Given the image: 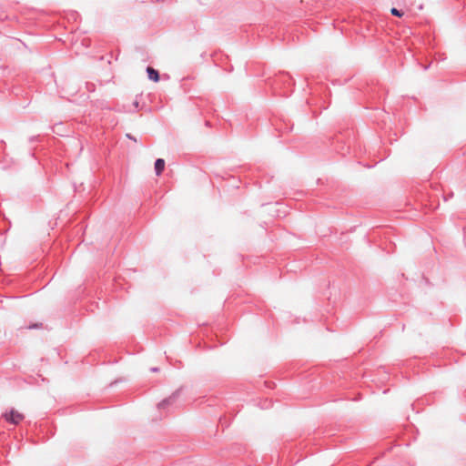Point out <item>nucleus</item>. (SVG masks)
<instances>
[{
    "label": "nucleus",
    "mask_w": 466,
    "mask_h": 466,
    "mask_svg": "<svg viewBox=\"0 0 466 466\" xmlns=\"http://www.w3.org/2000/svg\"><path fill=\"white\" fill-rule=\"evenodd\" d=\"M4 417L6 421L14 425H17L24 419V415L15 409H11L9 411L5 412Z\"/></svg>",
    "instance_id": "obj_1"
},
{
    "label": "nucleus",
    "mask_w": 466,
    "mask_h": 466,
    "mask_svg": "<svg viewBox=\"0 0 466 466\" xmlns=\"http://www.w3.org/2000/svg\"><path fill=\"white\" fill-rule=\"evenodd\" d=\"M181 389L177 390L174 391L169 397L164 399L162 401H160L157 404V408L159 410L165 409L167 406L171 405L180 395Z\"/></svg>",
    "instance_id": "obj_2"
},
{
    "label": "nucleus",
    "mask_w": 466,
    "mask_h": 466,
    "mask_svg": "<svg viewBox=\"0 0 466 466\" xmlns=\"http://www.w3.org/2000/svg\"><path fill=\"white\" fill-rule=\"evenodd\" d=\"M146 72L147 74V77L149 80H151L155 83H157L160 80L159 72H158V70L155 69L154 67L148 66L146 68Z\"/></svg>",
    "instance_id": "obj_3"
},
{
    "label": "nucleus",
    "mask_w": 466,
    "mask_h": 466,
    "mask_svg": "<svg viewBox=\"0 0 466 466\" xmlns=\"http://www.w3.org/2000/svg\"><path fill=\"white\" fill-rule=\"evenodd\" d=\"M165 160L163 158H157L154 165L155 173L157 176H160L165 169Z\"/></svg>",
    "instance_id": "obj_4"
},
{
    "label": "nucleus",
    "mask_w": 466,
    "mask_h": 466,
    "mask_svg": "<svg viewBox=\"0 0 466 466\" xmlns=\"http://www.w3.org/2000/svg\"><path fill=\"white\" fill-rule=\"evenodd\" d=\"M414 65L420 70L425 71L431 67V63L421 64L420 60H413Z\"/></svg>",
    "instance_id": "obj_5"
},
{
    "label": "nucleus",
    "mask_w": 466,
    "mask_h": 466,
    "mask_svg": "<svg viewBox=\"0 0 466 466\" xmlns=\"http://www.w3.org/2000/svg\"><path fill=\"white\" fill-rule=\"evenodd\" d=\"M86 90H87L88 92H94V91H95V88H96V86H95V84H93V83H89V82H87V83H86Z\"/></svg>",
    "instance_id": "obj_6"
},
{
    "label": "nucleus",
    "mask_w": 466,
    "mask_h": 466,
    "mask_svg": "<svg viewBox=\"0 0 466 466\" xmlns=\"http://www.w3.org/2000/svg\"><path fill=\"white\" fill-rule=\"evenodd\" d=\"M390 12H391V14H392L393 15H396V16H399V17L402 16V15H403V13H402V12H400V10H398V9H397V8H395V7L391 8Z\"/></svg>",
    "instance_id": "obj_7"
},
{
    "label": "nucleus",
    "mask_w": 466,
    "mask_h": 466,
    "mask_svg": "<svg viewBox=\"0 0 466 466\" xmlns=\"http://www.w3.org/2000/svg\"><path fill=\"white\" fill-rule=\"evenodd\" d=\"M38 140H39V136H32L29 137L30 143H35V142H37Z\"/></svg>",
    "instance_id": "obj_8"
},
{
    "label": "nucleus",
    "mask_w": 466,
    "mask_h": 466,
    "mask_svg": "<svg viewBox=\"0 0 466 466\" xmlns=\"http://www.w3.org/2000/svg\"><path fill=\"white\" fill-rule=\"evenodd\" d=\"M42 326V323H35L34 325L29 326V329H37Z\"/></svg>",
    "instance_id": "obj_9"
},
{
    "label": "nucleus",
    "mask_w": 466,
    "mask_h": 466,
    "mask_svg": "<svg viewBox=\"0 0 466 466\" xmlns=\"http://www.w3.org/2000/svg\"><path fill=\"white\" fill-rule=\"evenodd\" d=\"M127 137L128 139H131V140L137 141L136 137H135L134 136L130 135V134H127Z\"/></svg>",
    "instance_id": "obj_10"
},
{
    "label": "nucleus",
    "mask_w": 466,
    "mask_h": 466,
    "mask_svg": "<svg viewBox=\"0 0 466 466\" xmlns=\"http://www.w3.org/2000/svg\"><path fill=\"white\" fill-rule=\"evenodd\" d=\"M150 370H151L152 372H157V371L159 370V368H157V367H154V368H151V369H150Z\"/></svg>",
    "instance_id": "obj_11"
},
{
    "label": "nucleus",
    "mask_w": 466,
    "mask_h": 466,
    "mask_svg": "<svg viewBox=\"0 0 466 466\" xmlns=\"http://www.w3.org/2000/svg\"><path fill=\"white\" fill-rule=\"evenodd\" d=\"M133 105H134V106H135L136 108H137V107H138V106H139V103H138V101H137V100H136V101H134Z\"/></svg>",
    "instance_id": "obj_12"
}]
</instances>
